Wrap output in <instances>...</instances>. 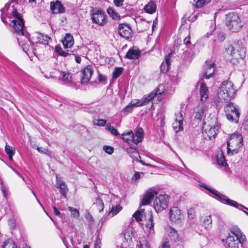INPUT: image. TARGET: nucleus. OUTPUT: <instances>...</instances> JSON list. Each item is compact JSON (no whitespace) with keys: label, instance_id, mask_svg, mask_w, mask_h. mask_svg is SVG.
I'll list each match as a JSON object with an SVG mask.
<instances>
[{"label":"nucleus","instance_id":"f257e3e1","mask_svg":"<svg viewBox=\"0 0 248 248\" xmlns=\"http://www.w3.org/2000/svg\"><path fill=\"white\" fill-rule=\"evenodd\" d=\"M12 3H14L13 1L7 3L3 8L0 9L1 19L3 23H7V21L4 18V16H6L9 19V24L13 26L15 33H21L22 32V28L24 27V20L17 12L16 7L14 4L12 5Z\"/></svg>","mask_w":248,"mask_h":248},{"label":"nucleus","instance_id":"f03ea898","mask_svg":"<svg viewBox=\"0 0 248 248\" xmlns=\"http://www.w3.org/2000/svg\"><path fill=\"white\" fill-rule=\"evenodd\" d=\"M133 217L138 222L144 221L143 229L148 232H154V222L152 213L151 211L144 212L143 209L137 210L133 215Z\"/></svg>","mask_w":248,"mask_h":248},{"label":"nucleus","instance_id":"7ed1b4c3","mask_svg":"<svg viewBox=\"0 0 248 248\" xmlns=\"http://www.w3.org/2000/svg\"><path fill=\"white\" fill-rule=\"evenodd\" d=\"M235 93L233 83L228 80L222 82L217 90L218 98L226 101L234 98Z\"/></svg>","mask_w":248,"mask_h":248},{"label":"nucleus","instance_id":"20e7f679","mask_svg":"<svg viewBox=\"0 0 248 248\" xmlns=\"http://www.w3.org/2000/svg\"><path fill=\"white\" fill-rule=\"evenodd\" d=\"M226 49L228 53L230 52L232 58V61L235 60L236 62H238L239 60H243L246 55V47L240 41L233 42Z\"/></svg>","mask_w":248,"mask_h":248},{"label":"nucleus","instance_id":"39448f33","mask_svg":"<svg viewBox=\"0 0 248 248\" xmlns=\"http://www.w3.org/2000/svg\"><path fill=\"white\" fill-rule=\"evenodd\" d=\"M24 28H22V33H16L19 35L17 38L18 44L22 47L23 50L30 56L29 53H32L35 56H36V47L34 43L32 42V37L31 40L29 38L28 34H24Z\"/></svg>","mask_w":248,"mask_h":248},{"label":"nucleus","instance_id":"423d86ee","mask_svg":"<svg viewBox=\"0 0 248 248\" xmlns=\"http://www.w3.org/2000/svg\"><path fill=\"white\" fill-rule=\"evenodd\" d=\"M243 137L240 133H235L232 135L227 141L228 154L231 155L237 154L243 145Z\"/></svg>","mask_w":248,"mask_h":248},{"label":"nucleus","instance_id":"0eeeda50","mask_svg":"<svg viewBox=\"0 0 248 248\" xmlns=\"http://www.w3.org/2000/svg\"><path fill=\"white\" fill-rule=\"evenodd\" d=\"M225 24L227 28L232 32L239 31L243 26L239 15L233 12L226 15Z\"/></svg>","mask_w":248,"mask_h":248},{"label":"nucleus","instance_id":"6e6552de","mask_svg":"<svg viewBox=\"0 0 248 248\" xmlns=\"http://www.w3.org/2000/svg\"><path fill=\"white\" fill-rule=\"evenodd\" d=\"M227 119L233 123H238L240 116L239 110L233 103L228 104L225 108Z\"/></svg>","mask_w":248,"mask_h":248},{"label":"nucleus","instance_id":"1a4fd4ad","mask_svg":"<svg viewBox=\"0 0 248 248\" xmlns=\"http://www.w3.org/2000/svg\"><path fill=\"white\" fill-rule=\"evenodd\" d=\"M93 22L99 26H103L107 22V16L105 13L101 9L94 10L92 14Z\"/></svg>","mask_w":248,"mask_h":248},{"label":"nucleus","instance_id":"9d476101","mask_svg":"<svg viewBox=\"0 0 248 248\" xmlns=\"http://www.w3.org/2000/svg\"><path fill=\"white\" fill-rule=\"evenodd\" d=\"M220 128L218 124H216L213 126L208 125L204 126L202 128V134L205 139L208 138L209 140H212L217 135L218 130Z\"/></svg>","mask_w":248,"mask_h":248},{"label":"nucleus","instance_id":"9b49d317","mask_svg":"<svg viewBox=\"0 0 248 248\" xmlns=\"http://www.w3.org/2000/svg\"><path fill=\"white\" fill-rule=\"evenodd\" d=\"M168 204V197L166 195H161L156 197L154 202V206L157 212L166 209Z\"/></svg>","mask_w":248,"mask_h":248},{"label":"nucleus","instance_id":"f8f14e48","mask_svg":"<svg viewBox=\"0 0 248 248\" xmlns=\"http://www.w3.org/2000/svg\"><path fill=\"white\" fill-rule=\"evenodd\" d=\"M170 220L174 222L181 224L184 219V217L181 210L177 207H173L170 211Z\"/></svg>","mask_w":248,"mask_h":248},{"label":"nucleus","instance_id":"ddd939ff","mask_svg":"<svg viewBox=\"0 0 248 248\" xmlns=\"http://www.w3.org/2000/svg\"><path fill=\"white\" fill-rule=\"evenodd\" d=\"M32 37V42L34 43L36 47L37 46L38 44L48 45L49 41L50 40V37L48 35H44L38 32H36Z\"/></svg>","mask_w":248,"mask_h":248},{"label":"nucleus","instance_id":"4468645a","mask_svg":"<svg viewBox=\"0 0 248 248\" xmlns=\"http://www.w3.org/2000/svg\"><path fill=\"white\" fill-rule=\"evenodd\" d=\"M93 73V69L92 65H89L81 70L82 77L81 83L82 84L88 83Z\"/></svg>","mask_w":248,"mask_h":248},{"label":"nucleus","instance_id":"2eb2a0df","mask_svg":"<svg viewBox=\"0 0 248 248\" xmlns=\"http://www.w3.org/2000/svg\"><path fill=\"white\" fill-rule=\"evenodd\" d=\"M119 34L123 38L128 39L132 36V30L126 24H121L118 27Z\"/></svg>","mask_w":248,"mask_h":248},{"label":"nucleus","instance_id":"dca6fc26","mask_svg":"<svg viewBox=\"0 0 248 248\" xmlns=\"http://www.w3.org/2000/svg\"><path fill=\"white\" fill-rule=\"evenodd\" d=\"M175 121L172 124V128L175 132L177 133L179 131L183 130V117L182 113L181 111L175 113Z\"/></svg>","mask_w":248,"mask_h":248},{"label":"nucleus","instance_id":"f3484780","mask_svg":"<svg viewBox=\"0 0 248 248\" xmlns=\"http://www.w3.org/2000/svg\"><path fill=\"white\" fill-rule=\"evenodd\" d=\"M50 9L53 14H62L65 12V9L61 2L58 0L51 1L50 4Z\"/></svg>","mask_w":248,"mask_h":248},{"label":"nucleus","instance_id":"a211bd4d","mask_svg":"<svg viewBox=\"0 0 248 248\" xmlns=\"http://www.w3.org/2000/svg\"><path fill=\"white\" fill-rule=\"evenodd\" d=\"M157 194V191L153 189H148L144 194L141 201L142 205H146L150 204L155 196Z\"/></svg>","mask_w":248,"mask_h":248},{"label":"nucleus","instance_id":"6ab92c4d","mask_svg":"<svg viewBox=\"0 0 248 248\" xmlns=\"http://www.w3.org/2000/svg\"><path fill=\"white\" fill-rule=\"evenodd\" d=\"M215 64L211 61H206L204 67V71L203 76L206 79H209L211 77L215 72Z\"/></svg>","mask_w":248,"mask_h":248},{"label":"nucleus","instance_id":"aec40b11","mask_svg":"<svg viewBox=\"0 0 248 248\" xmlns=\"http://www.w3.org/2000/svg\"><path fill=\"white\" fill-rule=\"evenodd\" d=\"M200 93L201 101L202 102L206 101L208 98L209 91L207 87L204 82H202L201 83Z\"/></svg>","mask_w":248,"mask_h":248},{"label":"nucleus","instance_id":"412c9836","mask_svg":"<svg viewBox=\"0 0 248 248\" xmlns=\"http://www.w3.org/2000/svg\"><path fill=\"white\" fill-rule=\"evenodd\" d=\"M236 234H239V233H229L226 239V243L228 245V247L230 248H238L237 242L235 240Z\"/></svg>","mask_w":248,"mask_h":248},{"label":"nucleus","instance_id":"4be33fe9","mask_svg":"<svg viewBox=\"0 0 248 248\" xmlns=\"http://www.w3.org/2000/svg\"><path fill=\"white\" fill-rule=\"evenodd\" d=\"M57 187L60 189L61 194L65 198L68 191V188L65 183L60 178L56 177Z\"/></svg>","mask_w":248,"mask_h":248},{"label":"nucleus","instance_id":"5701e85b","mask_svg":"<svg viewBox=\"0 0 248 248\" xmlns=\"http://www.w3.org/2000/svg\"><path fill=\"white\" fill-rule=\"evenodd\" d=\"M156 93H151L148 96L143 98L142 99H136L135 101L138 104V107L143 106L148 104L156 96Z\"/></svg>","mask_w":248,"mask_h":248},{"label":"nucleus","instance_id":"b1692460","mask_svg":"<svg viewBox=\"0 0 248 248\" xmlns=\"http://www.w3.org/2000/svg\"><path fill=\"white\" fill-rule=\"evenodd\" d=\"M122 139L124 141L129 144L134 143L135 144V137L132 131H129L127 133L122 134Z\"/></svg>","mask_w":248,"mask_h":248},{"label":"nucleus","instance_id":"393cba45","mask_svg":"<svg viewBox=\"0 0 248 248\" xmlns=\"http://www.w3.org/2000/svg\"><path fill=\"white\" fill-rule=\"evenodd\" d=\"M62 42L64 48H71L74 42L73 36L70 33H66L63 39L62 40Z\"/></svg>","mask_w":248,"mask_h":248},{"label":"nucleus","instance_id":"a878e982","mask_svg":"<svg viewBox=\"0 0 248 248\" xmlns=\"http://www.w3.org/2000/svg\"><path fill=\"white\" fill-rule=\"evenodd\" d=\"M140 55V52L139 50L129 49L127 52L125 58L128 59H137Z\"/></svg>","mask_w":248,"mask_h":248},{"label":"nucleus","instance_id":"bb28decb","mask_svg":"<svg viewBox=\"0 0 248 248\" xmlns=\"http://www.w3.org/2000/svg\"><path fill=\"white\" fill-rule=\"evenodd\" d=\"M144 9L146 13L152 14L156 11V6L153 1L151 0L148 4L145 5L144 7Z\"/></svg>","mask_w":248,"mask_h":248},{"label":"nucleus","instance_id":"cd10ccee","mask_svg":"<svg viewBox=\"0 0 248 248\" xmlns=\"http://www.w3.org/2000/svg\"><path fill=\"white\" fill-rule=\"evenodd\" d=\"M135 137V144H138L139 142H141L144 137V131L142 128H138L135 132L134 135Z\"/></svg>","mask_w":248,"mask_h":248},{"label":"nucleus","instance_id":"c85d7f7f","mask_svg":"<svg viewBox=\"0 0 248 248\" xmlns=\"http://www.w3.org/2000/svg\"><path fill=\"white\" fill-rule=\"evenodd\" d=\"M59 76L58 77L59 79L62 81L64 84L69 83L71 81V76L65 72H59Z\"/></svg>","mask_w":248,"mask_h":248},{"label":"nucleus","instance_id":"c756f323","mask_svg":"<svg viewBox=\"0 0 248 248\" xmlns=\"http://www.w3.org/2000/svg\"><path fill=\"white\" fill-rule=\"evenodd\" d=\"M170 62V56L167 55L165 57V62H162L161 66V71L163 73H166L168 71L169 69V65Z\"/></svg>","mask_w":248,"mask_h":248},{"label":"nucleus","instance_id":"7c9ffc66","mask_svg":"<svg viewBox=\"0 0 248 248\" xmlns=\"http://www.w3.org/2000/svg\"><path fill=\"white\" fill-rule=\"evenodd\" d=\"M121 235L122 239L124 240L123 245L124 246L129 245L132 241L133 233H121Z\"/></svg>","mask_w":248,"mask_h":248},{"label":"nucleus","instance_id":"2f4dec72","mask_svg":"<svg viewBox=\"0 0 248 248\" xmlns=\"http://www.w3.org/2000/svg\"><path fill=\"white\" fill-rule=\"evenodd\" d=\"M1 248H18V247L12 239H8L2 243Z\"/></svg>","mask_w":248,"mask_h":248},{"label":"nucleus","instance_id":"473e14b6","mask_svg":"<svg viewBox=\"0 0 248 248\" xmlns=\"http://www.w3.org/2000/svg\"><path fill=\"white\" fill-rule=\"evenodd\" d=\"M204 108L202 105L198 106L197 110L196 111L195 119L201 121L204 114Z\"/></svg>","mask_w":248,"mask_h":248},{"label":"nucleus","instance_id":"72a5a7b5","mask_svg":"<svg viewBox=\"0 0 248 248\" xmlns=\"http://www.w3.org/2000/svg\"><path fill=\"white\" fill-rule=\"evenodd\" d=\"M216 161L217 164L220 166H224L227 164L224 156L222 153L217 155Z\"/></svg>","mask_w":248,"mask_h":248},{"label":"nucleus","instance_id":"f704fd0d","mask_svg":"<svg viewBox=\"0 0 248 248\" xmlns=\"http://www.w3.org/2000/svg\"><path fill=\"white\" fill-rule=\"evenodd\" d=\"M135 106H138V104L137 102L135 101V100H132L126 106H125L123 109V111L126 113L131 112L133 110V108Z\"/></svg>","mask_w":248,"mask_h":248},{"label":"nucleus","instance_id":"c9c22d12","mask_svg":"<svg viewBox=\"0 0 248 248\" xmlns=\"http://www.w3.org/2000/svg\"><path fill=\"white\" fill-rule=\"evenodd\" d=\"M170 238L174 242L181 241L184 239L183 233H170Z\"/></svg>","mask_w":248,"mask_h":248},{"label":"nucleus","instance_id":"e433bc0d","mask_svg":"<svg viewBox=\"0 0 248 248\" xmlns=\"http://www.w3.org/2000/svg\"><path fill=\"white\" fill-rule=\"evenodd\" d=\"M5 151L8 155L9 159L11 160L12 159L13 155L15 153V148H13L10 145H6L5 147Z\"/></svg>","mask_w":248,"mask_h":248},{"label":"nucleus","instance_id":"4c0bfd02","mask_svg":"<svg viewBox=\"0 0 248 248\" xmlns=\"http://www.w3.org/2000/svg\"><path fill=\"white\" fill-rule=\"evenodd\" d=\"M55 50L57 53H58L59 55L63 57H66L70 55V53H69L68 50L67 51H65L62 50L61 46H55Z\"/></svg>","mask_w":248,"mask_h":248},{"label":"nucleus","instance_id":"58836bf2","mask_svg":"<svg viewBox=\"0 0 248 248\" xmlns=\"http://www.w3.org/2000/svg\"><path fill=\"white\" fill-rule=\"evenodd\" d=\"M107 12L108 14L112 17L113 19H119L120 16L115 11L114 9L111 7H109L107 9Z\"/></svg>","mask_w":248,"mask_h":248},{"label":"nucleus","instance_id":"ea45409f","mask_svg":"<svg viewBox=\"0 0 248 248\" xmlns=\"http://www.w3.org/2000/svg\"><path fill=\"white\" fill-rule=\"evenodd\" d=\"M94 205L96 206L99 212L103 210L104 205L103 201L101 199H97L96 202L94 203Z\"/></svg>","mask_w":248,"mask_h":248},{"label":"nucleus","instance_id":"a19ab883","mask_svg":"<svg viewBox=\"0 0 248 248\" xmlns=\"http://www.w3.org/2000/svg\"><path fill=\"white\" fill-rule=\"evenodd\" d=\"M237 242V246L240 244L241 246L246 241V237L243 233H239V234H236V240Z\"/></svg>","mask_w":248,"mask_h":248},{"label":"nucleus","instance_id":"79ce46f5","mask_svg":"<svg viewBox=\"0 0 248 248\" xmlns=\"http://www.w3.org/2000/svg\"><path fill=\"white\" fill-rule=\"evenodd\" d=\"M209 1V0H194V5L196 8H199L205 5Z\"/></svg>","mask_w":248,"mask_h":248},{"label":"nucleus","instance_id":"37998d69","mask_svg":"<svg viewBox=\"0 0 248 248\" xmlns=\"http://www.w3.org/2000/svg\"><path fill=\"white\" fill-rule=\"evenodd\" d=\"M212 223L211 216L209 215L205 217L203 220V224L205 228L211 227Z\"/></svg>","mask_w":248,"mask_h":248},{"label":"nucleus","instance_id":"c03bdc74","mask_svg":"<svg viewBox=\"0 0 248 248\" xmlns=\"http://www.w3.org/2000/svg\"><path fill=\"white\" fill-rule=\"evenodd\" d=\"M106 129L109 131L112 134L117 136L119 135V133L117 131V130L114 127H113L110 124L108 123L107 124L106 126Z\"/></svg>","mask_w":248,"mask_h":248},{"label":"nucleus","instance_id":"a18cd8bd","mask_svg":"<svg viewBox=\"0 0 248 248\" xmlns=\"http://www.w3.org/2000/svg\"><path fill=\"white\" fill-rule=\"evenodd\" d=\"M122 209V206L118 204L115 206H113L110 211V213H111L112 214V216H114L116 215H117L119 212H120Z\"/></svg>","mask_w":248,"mask_h":248},{"label":"nucleus","instance_id":"49530a36","mask_svg":"<svg viewBox=\"0 0 248 248\" xmlns=\"http://www.w3.org/2000/svg\"><path fill=\"white\" fill-rule=\"evenodd\" d=\"M188 217L189 219L192 220L196 217V210L194 207H191L187 210Z\"/></svg>","mask_w":248,"mask_h":248},{"label":"nucleus","instance_id":"de8ad7c7","mask_svg":"<svg viewBox=\"0 0 248 248\" xmlns=\"http://www.w3.org/2000/svg\"><path fill=\"white\" fill-rule=\"evenodd\" d=\"M68 210L71 213L73 217L75 218H78L79 217V213L78 209L69 206L68 208Z\"/></svg>","mask_w":248,"mask_h":248},{"label":"nucleus","instance_id":"09e8293b","mask_svg":"<svg viewBox=\"0 0 248 248\" xmlns=\"http://www.w3.org/2000/svg\"><path fill=\"white\" fill-rule=\"evenodd\" d=\"M137 248H150L148 242L146 240H140L139 244H137Z\"/></svg>","mask_w":248,"mask_h":248},{"label":"nucleus","instance_id":"8fccbe9b","mask_svg":"<svg viewBox=\"0 0 248 248\" xmlns=\"http://www.w3.org/2000/svg\"><path fill=\"white\" fill-rule=\"evenodd\" d=\"M36 149L39 152L42 154H46L49 157H51L52 156V153L50 151H49L47 148H44L41 147H37L36 148Z\"/></svg>","mask_w":248,"mask_h":248},{"label":"nucleus","instance_id":"3c124183","mask_svg":"<svg viewBox=\"0 0 248 248\" xmlns=\"http://www.w3.org/2000/svg\"><path fill=\"white\" fill-rule=\"evenodd\" d=\"M123 70L122 67H116L113 72V78H118L122 74Z\"/></svg>","mask_w":248,"mask_h":248},{"label":"nucleus","instance_id":"603ef678","mask_svg":"<svg viewBox=\"0 0 248 248\" xmlns=\"http://www.w3.org/2000/svg\"><path fill=\"white\" fill-rule=\"evenodd\" d=\"M137 149V144H133L130 146V147L126 148V152L129 155L134 152V151Z\"/></svg>","mask_w":248,"mask_h":248},{"label":"nucleus","instance_id":"864d4df0","mask_svg":"<svg viewBox=\"0 0 248 248\" xmlns=\"http://www.w3.org/2000/svg\"><path fill=\"white\" fill-rule=\"evenodd\" d=\"M102 238L100 237L99 234L97 235L94 243V248H101Z\"/></svg>","mask_w":248,"mask_h":248},{"label":"nucleus","instance_id":"5fc2aeb1","mask_svg":"<svg viewBox=\"0 0 248 248\" xmlns=\"http://www.w3.org/2000/svg\"><path fill=\"white\" fill-rule=\"evenodd\" d=\"M144 173L142 172H139L135 171L134 176L132 177V180H138L143 177Z\"/></svg>","mask_w":248,"mask_h":248},{"label":"nucleus","instance_id":"6e6d98bb","mask_svg":"<svg viewBox=\"0 0 248 248\" xmlns=\"http://www.w3.org/2000/svg\"><path fill=\"white\" fill-rule=\"evenodd\" d=\"M103 149L105 152L109 155L112 154L113 153L114 149L112 147L109 146L105 145L103 147Z\"/></svg>","mask_w":248,"mask_h":248},{"label":"nucleus","instance_id":"4d7b16f0","mask_svg":"<svg viewBox=\"0 0 248 248\" xmlns=\"http://www.w3.org/2000/svg\"><path fill=\"white\" fill-rule=\"evenodd\" d=\"M130 156L131 158H133L134 159H135L137 161H139L138 158H140V155L139 153L137 150V149L134 151V153L131 154L130 155Z\"/></svg>","mask_w":248,"mask_h":248},{"label":"nucleus","instance_id":"13d9d810","mask_svg":"<svg viewBox=\"0 0 248 248\" xmlns=\"http://www.w3.org/2000/svg\"><path fill=\"white\" fill-rule=\"evenodd\" d=\"M62 239L65 245H67L69 242H70L72 244L73 243V239L71 237L68 236H64Z\"/></svg>","mask_w":248,"mask_h":248},{"label":"nucleus","instance_id":"bf43d9fd","mask_svg":"<svg viewBox=\"0 0 248 248\" xmlns=\"http://www.w3.org/2000/svg\"><path fill=\"white\" fill-rule=\"evenodd\" d=\"M231 232L233 233V232H241L240 229L239 228V227L236 226L234 225L232 226L230 229Z\"/></svg>","mask_w":248,"mask_h":248},{"label":"nucleus","instance_id":"052dcab7","mask_svg":"<svg viewBox=\"0 0 248 248\" xmlns=\"http://www.w3.org/2000/svg\"><path fill=\"white\" fill-rule=\"evenodd\" d=\"M159 248H170L169 242L167 239H165L164 241L163 242L161 246Z\"/></svg>","mask_w":248,"mask_h":248},{"label":"nucleus","instance_id":"680f3d73","mask_svg":"<svg viewBox=\"0 0 248 248\" xmlns=\"http://www.w3.org/2000/svg\"><path fill=\"white\" fill-rule=\"evenodd\" d=\"M165 230L167 232H177V231L174 228L169 226H167L165 228Z\"/></svg>","mask_w":248,"mask_h":248},{"label":"nucleus","instance_id":"e2e57ef3","mask_svg":"<svg viewBox=\"0 0 248 248\" xmlns=\"http://www.w3.org/2000/svg\"><path fill=\"white\" fill-rule=\"evenodd\" d=\"M9 225L12 228L14 229L16 227V221L14 219L10 218L8 221Z\"/></svg>","mask_w":248,"mask_h":248},{"label":"nucleus","instance_id":"0e129e2a","mask_svg":"<svg viewBox=\"0 0 248 248\" xmlns=\"http://www.w3.org/2000/svg\"><path fill=\"white\" fill-rule=\"evenodd\" d=\"M124 0H113L114 5L117 7L122 6Z\"/></svg>","mask_w":248,"mask_h":248},{"label":"nucleus","instance_id":"69168bd1","mask_svg":"<svg viewBox=\"0 0 248 248\" xmlns=\"http://www.w3.org/2000/svg\"><path fill=\"white\" fill-rule=\"evenodd\" d=\"M243 126L245 130L248 131V117H246L245 119L243 124Z\"/></svg>","mask_w":248,"mask_h":248},{"label":"nucleus","instance_id":"338daca9","mask_svg":"<svg viewBox=\"0 0 248 248\" xmlns=\"http://www.w3.org/2000/svg\"><path fill=\"white\" fill-rule=\"evenodd\" d=\"M107 79L106 76L99 74L98 75V80L100 82L103 83L105 82Z\"/></svg>","mask_w":248,"mask_h":248},{"label":"nucleus","instance_id":"774afa93","mask_svg":"<svg viewBox=\"0 0 248 248\" xmlns=\"http://www.w3.org/2000/svg\"><path fill=\"white\" fill-rule=\"evenodd\" d=\"M217 37L219 41H223L225 38V35L223 32H220L218 33Z\"/></svg>","mask_w":248,"mask_h":248}]
</instances>
